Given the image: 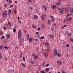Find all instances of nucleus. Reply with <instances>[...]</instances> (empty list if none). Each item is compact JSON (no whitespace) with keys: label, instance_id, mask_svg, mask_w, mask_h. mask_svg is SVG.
Instances as JSON below:
<instances>
[{"label":"nucleus","instance_id":"f257e3e1","mask_svg":"<svg viewBox=\"0 0 73 73\" xmlns=\"http://www.w3.org/2000/svg\"><path fill=\"white\" fill-rule=\"evenodd\" d=\"M7 15H8L7 11L6 10L4 11L2 13V17L3 18H5L7 17Z\"/></svg>","mask_w":73,"mask_h":73},{"label":"nucleus","instance_id":"f03ea898","mask_svg":"<svg viewBox=\"0 0 73 73\" xmlns=\"http://www.w3.org/2000/svg\"><path fill=\"white\" fill-rule=\"evenodd\" d=\"M57 50L56 48H55L53 51V55L54 56H56L57 54Z\"/></svg>","mask_w":73,"mask_h":73},{"label":"nucleus","instance_id":"7ed1b4c3","mask_svg":"<svg viewBox=\"0 0 73 73\" xmlns=\"http://www.w3.org/2000/svg\"><path fill=\"white\" fill-rule=\"evenodd\" d=\"M21 30L19 31L18 33V36L19 38H21Z\"/></svg>","mask_w":73,"mask_h":73},{"label":"nucleus","instance_id":"20e7f679","mask_svg":"<svg viewBox=\"0 0 73 73\" xmlns=\"http://www.w3.org/2000/svg\"><path fill=\"white\" fill-rule=\"evenodd\" d=\"M58 65H59L60 66L61 65H62V62H61L60 60H58L57 62Z\"/></svg>","mask_w":73,"mask_h":73},{"label":"nucleus","instance_id":"39448f33","mask_svg":"<svg viewBox=\"0 0 73 73\" xmlns=\"http://www.w3.org/2000/svg\"><path fill=\"white\" fill-rule=\"evenodd\" d=\"M34 19L35 20H37V19H38V16L37 15H35L33 17Z\"/></svg>","mask_w":73,"mask_h":73},{"label":"nucleus","instance_id":"423d86ee","mask_svg":"<svg viewBox=\"0 0 73 73\" xmlns=\"http://www.w3.org/2000/svg\"><path fill=\"white\" fill-rule=\"evenodd\" d=\"M43 54L45 57H47L48 56V54H47L46 52L44 51L43 52Z\"/></svg>","mask_w":73,"mask_h":73},{"label":"nucleus","instance_id":"0eeeda50","mask_svg":"<svg viewBox=\"0 0 73 73\" xmlns=\"http://www.w3.org/2000/svg\"><path fill=\"white\" fill-rule=\"evenodd\" d=\"M61 2H60L58 1L56 3V5H57V6H58H58L60 5H61Z\"/></svg>","mask_w":73,"mask_h":73},{"label":"nucleus","instance_id":"6e6552de","mask_svg":"<svg viewBox=\"0 0 73 73\" xmlns=\"http://www.w3.org/2000/svg\"><path fill=\"white\" fill-rule=\"evenodd\" d=\"M66 11H70L71 10V9L70 7H67L66 8Z\"/></svg>","mask_w":73,"mask_h":73},{"label":"nucleus","instance_id":"1a4fd4ad","mask_svg":"<svg viewBox=\"0 0 73 73\" xmlns=\"http://www.w3.org/2000/svg\"><path fill=\"white\" fill-rule=\"evenodd\" d=\"M49 36L50 37H51V38H54V35H49Z\"/></svg>","mask_w":73,"mask_h":73},{"label":"nucleus","instance_id":"9d476101","mask_svg":"<svg viewBox=\"0 0 73 73\" xmlns=\"http://www.w3.org/2000/svg\"><path fill=\"white\" fill-rule=\"evenodd\" d=\"M44 17H45V15L43 14L42 15L41 17V18L43 20H44Z\"/></svg>","mask_w":73,"mask_h":73},{"label":"nucleus","instance_id":"9b49d317","mask_svg":"<svg viewBox=\"0 0 73 73\" xmlns=\"http://www.w3.org/2000/svg\"><path fill=\"white\" fill-rule=\"evenodd\" d=\"M16 10L15 9H13V13H14V14H15L16 13Z\"/></svg>","mask_w":73,"mask_h":73},{"label":"nucleus","instance_id":"f8f14e48","mask_svg":"<svg viewBox=\"0 0 73 73\" xmlns=\"http://www.w3.org/2000/svg\"><path fill=\"white\" fill-rule=\"evenodd\" d=\"M21 65H22V66H23V68H25V67H26V66L24 63H22L21 64Z\"/></svg>","mask_w":73,"mask_h":73},{"label":"nucleus","instance_id":"ddd939ff","mask_svg":"<svg viewBox=\"0 0 73 73\" xmlns=\"http://www.w3.org/2000/svg\"><path fill=\"white\" fill-rule=\"evenodd\" d=\"M32 26L33 29H36V26L35 25H33Z\"/></svg>","mask_w":73,"mask_h":73},{"label":"nucleus","instance_id":"4468645a","mask_svg":"<svg viewBox=\"0 0 73 73\" xmlns=\"http://www.w3.org/2000/svg\"><path fill=\"white\" fill-rule=\"evenodd\" d=\"M7 38H9L10 37V35L9 34H7L6 35Z\"/></svg>","mask_w":73,"mask_h":73},{"label":"nucleus","instance_id":"2eb2a0df","mask_svg":"<svg viewBox=\"0 0 73 73\" xmlns=\"http://www.w3.org/2000/svg\"><path fill=\"white\" fill-rule=\"evenodd\" d=\"M69 21V19H66L64 20V22H65V21Z\"/></svg>","mask_w":73,"mask_h":73},{"label":"nucleus","instance_id":"dca6fc26","mask_svg":"<svg viewBox=\"0 0 73 73\" xmlns=\"http://www.w3.org/2000/svg\"><path fill=\"white\" fill-rule=\"evenodd\" d=\"M45 46H49V44L47 42H46L45 43Z\"/></svg>","mask_w":73,"mask_h":73},{"label":"nucleus","instance_id":"f3484780","mask_svg":"<svg viewBox=\"0 0 73 73\" xmlns=\"http://www.w3.org/2000/svg\"><path fill=\"white\" fill-rule=\"evenodd\" d=\"M43 7H44V9H45V11H47L48 9H47V7H46V6H43Z\"/></svg>","mask_w":73,"mask_h":73},{"label":"nucleus","instance_id":"a211bd4d","mask_svg":"<svg viewBox=\"0 0 73 73\" xmlns=\"http://www.w3.org/2000/svg\"><path fill=\"white\" fill-rule=\"evenodd\" d=\"M11 9H9V15H11Z\"/></svg>","mask_w":73,"mask_h":73},{"label":"nucleus","instance_id":"6ab92c4d","mask_svg":"<svg viewBox=\"0 0 73 73\" xmlns=\"http://www.w3.org/2000/svg\"><path fill=\"white\" fill-rule=\"evenodd\" d=\"M48 24H49V25H50V24H51V21H50V20H49L48 21Z\"/></svg>","mask_w":73,"mask_h":73},{"label":"nucleus","instance_id":"aec40b11","mask_svg":"<svg viewBox=\"0 0 73 73\" xmlns=\"http://www.w3.org/2000/svg\"><path fill=\"white\" fill-rule=\"evenodd\" d=\"M29 42H32V38L31 37H30L29 38Z\"/></svg>","mask_w":73,"mask_h":73},{"label":"nucleus","instance_id":"412c9836","mask_svg":"<svg viewBox=\"0 0 73 73\" xmlns=\"http://www.w3.org/2000/svg\"><path fill=\"white\" fill-rule=\"evenodd\" d=\"M27 40H29V34H27Z\"/></svg>","mask_w":73,"mask_h":73},{"label":"nucleus","instance_id":"4be33fe9","mask_svg":"<svg viewBox=\"0 0 73 73\" xmlns=\"http://www.w3.org/2000/svg\"><path fill=\"white\" fill-rule=\"evenodd\" d=\"M34 58L35 60H37V58H38V56L36 55L35 56H34Z\"/></svg>","mask_w":73,"mask_h":73},{"label":"nucleus","instance_id":"5701e85b","mask_svg":"<svg viewBox=\"0 0 73 73\" xmlns=\"http://www.w3.org/2000/svg\"><path fill=\"white\" fill-rule=\"evenodd\" d=\"M23 52H21V54L19 56L20 58H21V57H23Z\"/></svg>","mask_w":73,"mask_h":73},{"label":"nucleus","instance_id":"b1692460","mask_svg":"<svg viewBox=\"0 0 73 73\" xmlns=\"http://www.w3.org/2000/svg\"><path fill=\"white\" fill-rule=\"evenodd\" d=\"M57 6L56 5H54L52 7V9H54L55 8H56Z\"/></svg>","mask_w":73,"mask_h":73},{"label":"nucleus","instance_id":"393cba45","mask_svg":"<svg viewBox=\"0 0 73 73\" xmlns=\"http://www.w3.org/2000/svg\"><path fill=\"white\" fill-rule=\"evenodd\" d=\"M36 55V52H34L33 53L32 55L33 57L35 56V55Z\"/></svg>","mask_w":73,"mask_h":73},{"label":"nucleus","instance_id":"a878e982","mask_svg":"<svg viewBox=\"0 0 73 73\" xmlns=\"http://www.w3.org/2000/svg\"><path fill=\"white\" fill-rule=\"evenodd\" d=\"M30 62L32 64H35V62L32 60H31Z\"/></svg>","mask_w":73,"mask_h":73},{"label":"nucleus","instance_id":"bb28decb","mask_svg":"<svg viewBox=\"0 0 73 73\" xmlns=\"http://www.w3.org/2000/svg\"><path fill=\"white\" fill-rule=\"evenodd\" d=\"M5 38V36H3L1 38V40H3V39H4V38Z\"/></svg>","mask_w":73,"mask_h":73},{"label":"nucleus","instance_id":"cd10ccee","mask_svg":"<svg viewBox=\"0 0 73 73\" xmlns=\"http://www.w3.org/2000/svg\"><path fill=\"white\" fill-rule=\"evenodd\" d=\"M45 70L46 71V72H48L49 71V68H46V70Z\"/></svg>","mask_w":73,"mask_h":73},{"label":"nucleus","instance_id":"c85d7f7f","mask_svg":"<svg viewBox=\"0 0 73 73\" xmlns=\"http://www.w3.org/2000/svg\"><path fill=\"white\" fill-rule=\"evenodd\" d=\"M5 49H9V47H7V46H4L3 47Z\"/></svg>","mask_w":73,"mask_h":73},{"label":"nucleus","instance_id":"c756f323","mask_svg":"<svg viewBox=\"0 0 73 73\" xmlns=\"http://www.w3.org/2000/svg\"><path fill=\"white\" fill-rule=\"evenodd\" d=\"M61 54L60 53L57 54L58 57H60V56H61Z\"/></svg>","mask_w":73,"mask_h":73},{"label":"nucleus","instance_id":"7c9ffc66","mask_svg":"<svg viewBox=\"0 0 73 73\" xmlns=\"http://www.w3.org/2000/svg\"><path fill=\"white\" fill-rule=\"evenodd\" d=\"M8 24L9 25V26H11V22H9Z\"/></svg>","mask_w":73,"mask_h":73},{"label":"nucleus","instance_id":"2f4dec72","mask_svg":"<svg viewBox=\"0 0 73 73\" xmlns=\"http://www.w3.org/2000/svg\"><path fill=\"white\" fill-rule=\"evenodd\" d=\"M50 17L51 18V19H54V17L52 16L51 15H50Z\"/></svg>","mask_w":73,"mask_h":73},{"label":"nucleus","instance_id":"473e14b6","mask_svg":"<svg viewBox=\"0 0 73 73\" xmlns=\"http://www.w3.org/2000/svg\"><path fill=\"white\" fill-rule=\"evenodd\" d=\"M72 20V17H70L69 19V21H71Z\"/></svg>","mask_w":73,"mask_h":73},{"label":"nucleus","instance_id":"72a5a7b5","mask_svg":"<svg viewBox=\"0 0 73 73\" xmlns=\"http://www.w3.org/2000/svg\"><path fill=\"white\" fill-rule=\"evenodd\" d=\"M69 46V45L68 44H67L66 45V47H67V48H68Z\"/></svg>","mask_w":73,"mask_h":73},{"label":"nucleus","instance_id":"f704fd0d","mask_svg":"<svg viewBox=\"0 0 73 73\" xmlns=\"http://www.w3.org/2000/svg\"><path fill=\"white\" fill-rule=\"evenodd\" d=\"M40 39H44V36H42L40 38Z\"/></svg>","mask_w":73,"mask_h":73},{"label":"nucleus","instance_id":"c9c22d12","mask_svg":"<svg viewBox=\"0 0 73 73\" xmlns=\"http://www.w3.org/2000/svg\"><path fill=\"white\" fill-rule=\"evenodd\" d=\"M9 3H12V0H9Z\"/></svg>","mask_w":73,"mask_h":73},{"label":"nucleus","instance_id":"e433bc0d","mask_svg":"<svg viewBox=\"0 0 73 73\" xmlns=\"http://www.w3.org/2000/svg\"><path fill=\"white\" fill-rule=\"evenodd\" d=\"M70 14H68L67 15V16H66V18H67L68 17H69V16H70Z\"/></svg>","mask_w":73,"mask_h":73},{"label":"nucleus","instance_id":"4c0bfd02","mask_svg":"<svg viewBox=\"0 0 73 73\" xmlns=\"http://www.w3.org/2000/svg\"><path fill=\"white\" fill-rule=\"evenodd\" d=\"M28 1L29 3H31L32 1V0H28Z\"/></svg>","mask_w":73,"mask_h":73},{"label":"nucleus","instance_id":"58836bf2","mask_svg":"<svg viewBox=\"0 0 73 73\" xmlns=\"http://www.w3.org/2000/svg\"><path fill=\"white\" fill-rule=\"evenodd\" d=\"M29 8L31 9H33V7H32V6H30L29 7Z\"/></svg>","mask_w":73,"mask_h":73},{"label":"nucleus","instance_id":"ea45409f","mask_svg":"<svg viewBox=\"0 0 73 73\" xmlns=\"http://www.w3.org/2000/svg\"><path fill=\"white\" fill-rule=\"evenodd\" d=\"M18 22L19 23V24H21L22 23L21 21L20 20L18 21Z\"/></svg>","mask_w":73,"mask_h":73},{"label":"nucleus","instance_id":"a19ab883","mask_svg":"<svg viewBox=\"0 0 73 73\" xmlns=\"http://www.w3.org/2000/svg\"><path fill=\"white\" fill-rule=\"evenodd\" d=\"M63 12H64V11L62 10L61 11H60V13H63Z\"/></svg>","mask_w":73,"mask_h":73},{"label":"nucleus","instance_id":"79ce46f5","mask_svg":"<svg viewBox=\"0 0 73 73\" xmlns=\"http://www.w3.org/2000/svg\"><path fill=\"white\" fill-rule=\"evenodd\" d=\"M23 60L24 61H25V57L23 56Z\"/></svg>","mask_w":73,"mask_h":73},{"label":"nucleus","instance_id":"37998d69","mask_svg":"<svg viewBox=\"0 0 73 73\" xmlns=\"http://www.w3.org/2000/svg\"><path fill=\"white\" fill-rule=\"evenodd\" d=\"M60 10H61V11H62L63 9V8H60L59 9Z\"/></svg>","mask_w":73,"mask_h":73},{"label":"nucleus","instance_id":"c03bdc74","mask_svg":"<svg viewBox=\"0 0 73 73\" xmlns=\"http://www.w3.org/2000/svg\"><path fill=\"white\" fill-rule=\"evenodd\" d=\"M13 31L14 32H15L16 31V29H13Z\"/></svg>","mask_w":73,"mask_h":73},{"label":"nucleus","instance_id":"a18cd8bd","mask_svg":"<svg viewBox=\"0 0 73 73\" xmlns=\"http://www.w3.org/2000/svg\"><path fill=\"white\" fill-rule=\"evenodd\" d=\"M2 56L1 55H0V59H2Z\"/></svg>","mask_w":73,"mask_h":73},{"label":"nucleus","instance_id":"49530a36","mask_svg":"<svg viewBox=\"0 0 73 73\" xmlns=\"http://www.w3.org/2000/svg\"><path fill=\"white\" fill-rule=\"evenodd\" d=\"M62 73H65V71L62 70Z\"/></svg>","mask_w":73,"mask_h":73},{"label":"nucleus","instance_id":"de8ad7c7","mask_svg":"<svg viewBox=\"0 0 73 73\" xmlns=\"http://www.w3.org/2000/svg\"><path fill=\"white\" fill-rule=\"evenodd\" d=\"M38 31H40V30H41V29L40 28H38Z\"/></svg>","mask_w":73,"mask_h":73},{"label":"nucleus","instance_id":"09e8293b","mask_svg":"<svg viewBox=\"0 0 73 73\" xmlns=\"http://www.w3.org/2000/svg\"><path fill=\"white\" fill-rule=\"evenodd\" d=\"M2 48H3V46H0V50L1 49H2Z\"/></svg>","mask_w":73,"mask_h":73},{"label":"nucleus","instance_id":"8fccbe9b","mask_svg":"<svg viewBox=\"0 0 73 73\" xmlns=\"http://www.w3.org/2000/svg\"><path fill=\"white\" fill-rule=\"evenodd\" d=\"M68 35L69 36H71L72 33H70V34H68Z\"/></svg>","mask_w":73,"mask_h":73},{"label":"nucleus","instance_id":"3c124183","mask_svg":"<svg viewBox=\"0 0 73 73\" xmlns=\"http://www.w3.org/2000/svg\"><path fill=\"white\" fill-rule=\"evenodd\" d=\"M42 28H44V25H43V24L42 25Z\"/></svg>","mask_w":73,"mask_h":73},{"label":"nucleus","instance_id":"603ef678","mask_svg":"<svg viewBox=\"0 0 73 73\" xmlns=\"http://www.w3.org/2000/svg\"><path fill=\"white\" fill-rule=\"evenodd\" d=\"M70 40L72 42H73V39H71Z\"/></svg>","mask_w":73,"mask_h":73},{"label":"nucleus","instance_id":"864d4df0","mask_svg":"<svg viewBox=\"0 0 73 73\" xmlns=\"http://www.w3.org/2000/svg\"><path fill=\"white\" fill-rule=\"evenodd\" d=\"M43 65H45V62L44 61L43 62Z\"/></svg>","mask_w":73,"mask_h":73},{"label":"nucleus","instance_id":"5fc2aeb1","mask_svg":"<svg viewBox=\"0 0 73 73\" xmlns=\"http://www.w3.org/2000/svg\"><path fill=\"white\" fill-rule=\"evenodd\" d=\"M51 21H52V22H53L54 21H55L54 20L52 19L51 20Z\"/></svg>","mask_w":73,"mask_h":73},{"label":"nucleus","instance_id":"6e6d98bb","mask_svg":"<svg viewBox=\"0 0 73 73\" xmlns=\"http://www.w3.org/2000/svg\"><path fill=\"white\" fill-rule=\"evenodd\" d=\"M13 7V5H11L10 6V8H12V7Z\"/></svg>","mask_w":73,"mask_h":73},{"label":"nucleus","instance_id":"4d7b16f0","mask_svg":"<svg viewBox=\"0 0 73 73\" xmlns=\"http://www.w3.org/2000/svg\"><path fill=\"white\" fill-rule=\"evenodd\" d=\"M66 9H65V8H63V11H65Z\"/></svg>","mask_w":73,"mask_h":73},{"label":"nucleus","instance_id":"13d9d810","mask_svg":"<svg viewBox=\"0 0 73 73\" xmlns=\"http://www.w3.org/2000/svg\"><path fill=\"white\" fill-rule=\"evenodd\" d=\"M36 35H38V34H39V33H38L37 32H36Z\"/></svg>","mask_w":73,"mask_h":73},{"label":"nucleus","instance_id":"bf43d9fd","mask_svg":"<svg viewBox=\"0 0 73 73\" xmlns=\"http://www.w3.org/2000/svg\"><path fill=\"white\" fill-rule=\"evenodd\" d=\"M3 29H4V30H5L6 29V27H3Z\"/></svg>","mask_w":73,"mask_h":73},{"label":"nucleus","instance_id":"052dcab7","mask_svg":"<svg viewBox=\"0 0 73 73\" xmlns=\"http://www.w3.org/2000/svg\"><path fill=\"white\" fill-rule=\"evenodd\" d=\"M38 41V39H37V38H36L35 39V41H36V42H37V41Z\"/></svg>","mask_w":73,"mask_h":73},{"label":"nucleus","instance_id":"680f3d73","mask_svg":"<svg viewBox=\"0 0 73 73\" xmlns=\"http://www.w3.org/2000/svg\"><path fill=\"white\" fill-rule=\"evenodd\" d=\"M71 13H73V8H72L71 10Z\"/></svg>","mask_w":73,"mask_h":73},{"label":"nucleus","instance_id":"e2e57ef3","mask_svg":"<svg viewBox=\"0 0 73 73\" xmlns=\"http://www.w3.org/2000/svg\"><path fill=\"white\" fill-rule=\"evenodd\" d=\"M5 61H7V58H5Z\"/></svg>","mask_w":73,"mask_h":73},{"label":"nucleus","instance_id":"0e129e2a","mask_svg":"<svg viewBox=\"0 0 73 73\" xmlns=\"http://www.w3.org/2000/svg\"><path fill=\"white\" fill-rule=\"evenodd\" d=\"M15 3H16V4L17 3V1H15Z\"/></svg>","mask_w":73,"mask_h":73},{"label":"nucleus","instance_id":"69168bd1","mask_svg":"<svg viewBox=\"0 0 73 73\" xmlns=\"http://www.w3.org/2000/svg\"><path fill=\"white\" fill-rule=\"evenodd\" d=\"M49 66V64H47L46 65V66Z\"/></svg>","mask_w":73,"mask_h":73},{"label":"nucleus","instance_id":"338daca9","mask_svg":"<svg viewBox=\"0 0 73 73\" xmlns=\"http://www.w3.org/2000/svg\"><path fill=\"white\" fill-rule=\"evenodd\" d=\"M17 19H18V20H20V17H17Z\"/></svg>","mask_w":73,"mask_h":73},{"label":"nucleus","instance_id":"774afa93","mask_svg":"<svg viewBox=\"0 0 73 73\" xmlns=\"http://www.w3.org/2000/svg\"><path fill=\"white\" fill-rule=\"evenodd\" d=\"M16 48H17V49H18V48H19V46H16Z\"/></svg>","mask_w":73,"mask_h":73}]
</instances>
